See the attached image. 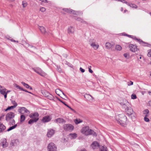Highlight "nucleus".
<instances>
[{
	"instance_id": "f257e3e1",
	"label": "nucleus",
	"mask_w": 151,
	"mask_h": 151,
	"mask_svg": "<svg viewBox=\"0 0 151 151\" xmlns=\"http://www.w3.org/2000/svg\"><path fill=\"white\" fill-rule=\"evenodd\" d=\"M81 133L86 135H92L93 136H96L97 134L93 131L90 129L88 126H86L82 128L81 130Z\"/></svg>"
},
{
	"instance_id": "f03ea898",
	"label": "nucleus",
	"mask_w": 151,
	"mask_h": 151,
	"mask_svg": "<svg viewBox=\"0 0 151 151\" xmlns=\"http://www.w3.org/2000/svg\"><path fill=\"white\" fill-rule=\"evenodd\" d=\"M119 118L118 120H117V123L122 126L125 127L126 125L127 117L124 114H120L119 116Z\"/></svg>"
},
{
	"instance_id": "7ed1b4c3",
	"label": "nucleus",
	"mask_w": 151,
	"mask_h": 151,
	"mask_svg": "<svg viewBox=\"0 0 151 151\" xmlns=\"http://www.w3.org/2000/svg\"><path fill=\"white\" fill-rule=\"evenodd\" d=\"M39 114L37 113H35L29 115V117L32 118V119H30L28 122V124H32L35 122H36L39 119L38 116Z\"/></svg>"
},
{
	"instance_id": "20e7f679",
	"label": "nucleus",
	"mask_w": 151,
	"mask_h": 151,
	"mask_svg": "<svg viewBox=\"0 0 151 151\" xmlns=\"http://www.w3.org/2000/svg\"><path fill=\"white\" fill-rule=\"evenodd\" d=\"M32 69L35 72L41 76H45L46 75V73L39 67L33 68Z\"/></svg>"
},
{
	"instance_id": "39448f33",
	"label": "nucleus",
	"mask_w": 151,
	"mask_h": 151,
	"mask_svg": "<svg viewBox=\"0 0 151 151\" xmlns=\"http://www.w3.org/2000/svg\"><path fill=\"white\" fill-rule=\"evenodd\" d=\"M18 112L22 114H24L26 113V115L27 116L30 114L29 111L26 108L24 107H20L18 110Z\"/></svg>"
},
{
	"instance_id": "423d86ee",
	"label": "nucleus",
	"mask_w": 151,
	"mask_h": 151,
	"mask_svg": "<svg viewBox=\"0 0 151 151\" xmlns=\"http://www.w3.org/2000/svg\"><path fill=\"white\" fill-rule=\"evenodd\" d=\"M47 150L48 151H56L57 147L54 143L50 142L48 145Z\"/></svg>"
},
{
	"instance_id": "0eeeda50",
	"label": "nucleus",
	"mask_w": 151,
	"mask_h": 151,
	"mask_svg": "<svg viewBox=\"0 0 151 151\" xmlns=\"http://www.w3.org/2000/svg\"><path fill=\"white\" fill-rule=\"evenodd\" d=\"M15 116L14 114L12 112H10L7 113L6 116V120L7 121L13 119Z\"/></svg>"
},
{
	"instance_id": "6e6552de",
	"label": "nucleus",
	"mask_w": 151,
	"mask_h": 151,
	"mask_svg": "<svg viewBox=\"0 0 151 151\" xmlns=\"http://www.w3.org/2000/svg\"><path fill=\"white\" fill-rule=\"evenodd\" d=\"M94 40V39H91L89 40V42L91 43V46L93 47L95 50H96L99 48V45L98 44H96Z\"/></svg>"
},
{
	"instance_id": "1a4fd4ad",
	"label": "nucleus",
	"mask_w": 151,
	"mask_h": 151,
	"mask_svg": "<svg viewBox=\"0 0 151 151\" xmlns=\"http://www.w3.org/2000/svg\"><path fill=\"white\" fill-rule=\"evenodd\" d=\"M42 93L45 96L47 97L50 99H52L54 98L52 94L46 91H42Z\"/></svg>"
},
{
	"instance_id": "9d476101",
	"label": "nucleus",
	"mask_w": 151,
	"mask_h": 151,
	"mask_svg": "<svg viewBox=\"0 0 151 151\" xmlns=\"http://www.w3.org/2000/svg\"><path fill=\"white\" fill-rule=\"evenodd\" d=\"M63 128L64 130L66 131L72 130L74 129V127L70 124H66L63 126Z\"/></svg>"
},
{
	"instance_id": "9b49d317",
	"label": "nucleus",
	"mask_w": 151,
	"mask_h": 151,
	"mask_svg": "<svg viewBox=\"0 0 151 151\" xmlns=\"http://www.w3.org/2000/svg\"><path fill=\"white\" fill-rule=\"evenodd\" d=\"M125 111L129 115H132L133 113H134L133 110L130 106L126 107L125 108Z\"/></svg>"
},
{
	"instance_id": "f8f14e48",
	"label": "nucleus",
	"mask_w": 151,
	"mask_h": 151,
	"mask_svg": "<svg viewBox=\"0 0 151 151\" xmlns=\"http://www.w3.org/2000/svg\"><path fill=\"white\" fill-rule=\"evenodd\" d=\"M120 104L124 107L126 108V107L130 106V104L128 101L126 99L123 100V101L120 103Z\"/></svg>"
},
{
	"instance_id": "ddd939ff",
	"label": "nucleus",
	"mask_w": 151,
	"mask_h": 151,
	"mask_svg": "<svg viewBox=\"0 0 151 151\" xmlns=\"http://www.w3.org/2000/svg\"><path fill=\"white\" fill-rule=\"evenodd\" d=\"M55 132V131L52 129H50L48 130L47 133V136L48 137H50L53 135Z\"/></svg>"
},
{
	"instance_id": "4468645a",
	"label": "nucleus",
	"mask_w": 151,
	"mask_h": 151,
	"mask_svg": "<svg viewBox=\"0 0 151 151\" xmlns=\"http://www.w3.org/2000/svg\"><path fill=\"white\" fill-rule=\"evenodd\" d=\"M63 10L68 13H72L74 14L77 15V12L71 9L64 8L63 9Z\"/></svg>"
},
{
	"instance_id": "2eb2a0df",
	"label": "nucleus",
	"mask_w": 151,
	"mask_h": 151,
	"mask_svg": "<svg viewBox=\"0 0 151 151\" xmlns=\"http://www.w3.org/2000/svg\"><path fill=\"white\" fill-rule=\"evenodd\" d=\"M129 47L130 50L132 52H135L137 50V47L134 45L130 44L129 45Z\"/></svg>"
},
{
	"instance_id": "dca6fc26",
	"label": "nucleus",
	"mask_w": 151,
	"mask_h": 151,
	"mask_svg": "<svg viewBox=\"0 0 151 151\" xmlns=\"http://www.w3.org/2000/svg\"><path fill=\"white\" fill-rule=\"evenodd\" d=\"M6 141V139L5 138H3L1 140V143L3 148H5L8 145V143Z\"/></svg>"
},
{
	"instance_id": "f3484780",
	"label": "nucleus",
	"mask_w": 151,
	"mask_h": 151,
	"mask_svg": "<svg viewBox=\"0 0 151 151\" xmlns=\"http://www.w3.org/2000/svg\"><path fill=\"white\" fill-rule=\"evenodd\" d=\"M51 119V118L49 116H46L44 117L42 121L44 122H47L50 121Z\"/></svg>"
},
{
	"instance_id": "a211bd4d",
	"label": "nucleus",
	"mask_w": 151,
	"mask_h": 151,
	"mask_svg": "<svg viewBox=\"0 0 151 151\" xmlns=\"http://www.w3.org/2000/svg\"><path fill=\"white\" fill-rule=\"evenodd\" d=\"M84 98L88 101L92 100L93 98L90 95L85 94L84 96Z\"/></svg>"
},
{
	"instance_id": "6ab92c4d",
	"label": "nucleus",
	"mask_w": 151,
	"mask_h": 151,
	"mask_svg": "<svg viewBox=\"0 0 151 151\" xmlns=\"http://www.w3.org/2000/svg\"><path fill=\"white\" fill-rule=\"evenodd\" d=\"M68 32L69 34H73L74 32V29L72 27H70L68 28Z\"/></svg>"
},
{
	"instance_id": "aec40b11",
	"label": "nucleus",
	"mask_w": 151,
	"mask_h": 151,
	"mask_svg": "<svg viewBox=\"0 0 151 151\" xmlns=\"http://www.w3.org/2000/svg\"><path fill=\"white\" fill-rule=\"evenodd\" d=\"M93 149H96L99 146V144L97 142H94L91 145Z\"/></svg>"
},
{
	"instance_id": "412c9836",
	"label": "nucleus",
	"mask_w": 151,
	"mask_h": 151,
	"mask_svg": "<svg viewBox=\"0 0 151 151\" xmlns=\"http://www.w3.org/2000/svg\"><path fill=\"white\" fill-rule=\"evenodd\" d=\"M19 141L18 139L13 140L11 142L10 145L12 146H15L18 144Z\"/></svg>"
},
{
	"instance_id": "4be33fe9",
	"label": "nucleus",
	"mask_w": 151,
	"mask_h": 151,
	"mask_svg": "<svg viewBox=\"0 0 151 151\" xmlns=\"http://www.w3.org/2000/svg\"><path fill=\"white\" fill-rule=\"evenodd\" d=\"M55 93L58 95H60V93H62L63 95H64L66 98H67V96L60 89H57L55 90Z\"/></svg>"
},
{
	"instance_id": "5701e85b",
	"label": "nucleus",
	"mask_w": 151,
	"mask_h": 151,
	"mask_svg": "<svg viewBox=\"0 0 151 151\" xmlns=\"http://www.w3.org/2000/svg\"><path fill=\"white\" fill-rule=\"evenodd\" d=\"M55 121L57 123H64L65 122V120L61 118H58L55 120Z\"/></svg>"
},
{
	"instance_id": "b1692460",
	"label": "nucleus",
	"mask_w": 151,
	"mask_h": 151,
	"mask_svg": "<svg viewBox=\"0 0 151 151\" xmlns=\"http://www.w3.org/2000/svg\"><path fill=\"white\" fill-rule=\"evenodd\" d=\"M113 46V45L109 42H106L105 44V47L108 49H110Z\"/></svg>"
},
{
	"instance_id": "393cba45",
	"label": "nucleus",
	"mask_w": 151,
	"mask_h": 151,
	"mask_svg": "<svg viewBox=\"0 0 151 151\" xmlns=\"http://www.w3.org/2000/svg\"><path fill=\"white\" fill-rule=\"evenodd\" d=\"M39 29L41 32L44 34L46 33V32L45 28L42 26H39Z\"/></svg>"
},
{
	"instance_id": "a878e982",
	"label": "nucleus",
	"mask_w": 151,
	"mask_h": 151,
	"mask_svg": "<svg viewBox=\"0 0 151 151\" xmlns=\"http://www.w3.org/2000/svg\"><path fill=\"white\" fill-rule=\"evenodd\" d=\"M22 84L25 86L27 88H29L30 89H32V87L29 86L28 84L22 82H21Z\"/></svg>"
},
{
	"instance_id": "bb28decb",
	"label": "nucleus",
	"mask_w": 151,
	"mask_h": 151,
	"mask_svg": "<svg viewBox=\"0 0 151 151\" xmlns=\"http://www.w3.org/2000/svg\"><path fill=\"white\" fill-rule=\"evenodd\" d=\"M5 126L3 124L0 123V132H1L5 130Z\"/></svg>"
},
{
	"instance_id": "cd10ccee",
	"label": "nucleus",
	"mask_w": 151,
	"mask_h": 151,
	"mask_svg": "<svg viewBox=\"0 0 151 151\" xmlns=\"http://www.w3.org/2000/svg\"><path fill=\"white\" fill-rule=\"evenodd\" d=\"M74 122L76 124H77L82 122L83 121L79 119H76L74 120Z\"/></svg>"
},
{
	"instance_id": "c85d7f7f",
	"label": "nucleus",
	"mask_w": 151,
	"mask_h": 151,
	"mask_svg": "<svg viewBox=\"0 0 151 151\" xmlns=\"http://www.w3.org/2000/svg\"><path fill=\"white\" fill-rule=\"evenodd\" d=\"M127 4L130 7H132L133 8L136 9L137 8V6L134 4H132V3H128Z\"/></svg>"
},
{
	"instance_id": "c756f323",
	"label": "nucleus",
	"mask_w": 151,
	"mask_h": 151,
	"mask_svg": "<svg viewBox=\"0 0 151 151\" xmlns=\"http://www.w3.org/2000/svg\"><path fill=\"white\" fill-rule=\"evenodd\" d=\"M26 116L24 114H22L20 116V122H23L25 119Z\"/></svg>"
},
{
	"instance_id": "7c9ffc66",
	"label": "nucleus",
	"mask_w": 151,
	"mask_h": 151,
	"mask_svg": "<svg viewBox=\"0 0 151 151\" xmlns=\"http://www.w3.org/2000/svg\"><path fill=\"white\" fill-rule=\"evenodd\" d=\"M115 49L118 51H121L122 49V47L119 45H117L115 46Z\"/></svg>"
},
{
	"instance_id": "2f4dec72",
	"label": "nucleus",
	"mask_w": 151,
	"mask_h": 151,
	"mask_svg": "<svg viewBox=\"0 0 151 151\" xmlns=\"http://www.w3.org/2000/svg\"><path fill=\"white\" fill-rule=\"evenodd\" d=\"M100 151H107V148L105 146H102L100 147Z\"/></svg>"
},
{
	"instance_id": "473e14b6",
	"label": "nucleus",
	"mask_w": 151,
	"mask_h": 151,
	"mask_svg": "<svg viewBox=\"0 0 151 151\" xmlns=\"http://www.w3.org/2000/svg\"><path fill=\"white\" fill-rule=\"evenodd\" d=\"M6 89L5 88H4L2 89H0V93L2 95H4L6 93Z\"/></svg>"
},
{
	"instance_id": "72a5a7b5",
	"label": "nucleus",
	"mask_w": 151,
	"mask_h": 151,
	"mask_svg": "<svg viewBox=\"0 0 151 151\" xmlns=\"http://www.w3.org/2000/svg\"><path fill=\"white\" fill-rule=\"evenodd\" d=\"M17 126V124H15L14 126L10 127L7 130V131H9L14 128H15Z\"/></svg>"
},
{
	"instance_id": "f704fd0d",
	"label": "nucleus",
	"mask_w": 151,
	"mask_h": 151,
	"mask_svg": "<svg viewBox=\"0 0 151 151\" xmlns=\"http://www.w3.org/2000/svg\"><path fill=\"white\" fill-rule=\"evenodd\" d=\"M9 122V124L10 125H13L15 123V121L13 119L10 120Z\"/></svg>"
},
{
	"instance_id": "c9c22d12",
	"label": "nucleus",
	"mask_w": 151,
	"mask_h": 151,
	"mask_svg": "<svg viewBox=\"0 0 151 151\" xmlns=\"http://www.w3.org/2000/svg\"><path fill=\"white\" fill-rule=\"evenodd\" d=\"M131 117L132 120H134L136 119L135 115L134 113H133L132 115H130Z\"/></svg>"
},
{
	"instance_id": "e433bc0d",
	"label": "nucleus",
	"mask_w": 151,
	"mask_h": 151,
	"mask_svg": "<svg viewBox=\"0 0 151 151\" xmlns=\"http://www.w3.org/2000/svg\"><path fill=\"white\" fill-rule=\"evenodd\" d=\"M15 108V106H9V107H8L5 110V111H7L8 110H10V109H13L14 108Z\"/></svg>"
},
{
	"instance_id": "4c0bfd02",
	"label": "nucleus",
	"mask_w": 151,
	"mask_h": 151,
	"mask_svg": "<svg viewBox=\"0 0 151 151\" xmlns=\"http://www.w3.org/2000/svg\"><path fill=\"white\" fill-rule=\"evenodd\" d=\"M70 135L73 138H75L77 137V134L76 133L70 134Z\"/></svg>"
},
{
	"instance_id": "58836bf2",
	"label": "nucleus",
	"mask_w": 151,
	"mask_h": 151,
	"mask_svg": "<svg viewBox=\"0 0 151 151\" xmlns=\"http://www.w3.org/2000/svg\"><path fill=\"white\" fill-rule=\"evenodd\" d=\"M136 40L139 42L140 44H141V45H143V44L144 43H145L147 44V43H145L142 40H140V39H136Z\"/></svg>"
},
{
	"instance_id": "ea45409f",
	"label": "nucleus",
	"mask_w": 151,
	"mask_h": 151,
	"mask_svg": "<svg viewBox=\"0 0 151 151\" xmlns=\"http://www.w3.org/2000/svg\"><path fill=\"white\" fill-rule=\"evenodd\" d=\"M124 56L125 58L127 59H128L129 57V55L127 53H124Z\"/></svg>"
},
{
	"instance_id": "a19ab883",
	"label": "nucleus",
	"mask_w": 151,
	"mask_h": 151,
	"mask_svg": "<svg viewBox=\"0 0 151 151\" xmlns=\"http://www.w3.org/2000/svg\"><path fill=\"white\" fill-rule=\"evenodd\" d=\"M14 86H15V87L17 88L18 89H19L21 90L22 88L20 86H19V85H17V84H14Z\"/></svg>"
},
{
	"instance_id": "79ce46f5",
	"label": "nucleus",
	"mask_w": 151,
	"mask_h": 151,
	"mask_svg": "<svg viewBox=\"0 0 151 151\" xmlns=\"http://www.w3.org/2000/svg\"><path fill=\"white\" fill-rule=\"evenodd\" d=\"M131 98L132 99H135L137 98V96L135 94H132L131 95Z\"/></svg>"
},
{
	"instance_id": "37998d69",
	"label": "nucleus",
	"mask_w": 151,
	"mask_h": 151,
	"mask_svg": "<svg viewBox=\"0 0 151 151\" xmlns=\"http://www.w3.org/2000/svg\"><path fill=\"white\" fill-rule=\"evenodd\" d=\"M12 104L14 105V106H14L15 107H16L17 106V104L15 101H12Z\"/></svg>"
},
{
	"instance_id": "c03bdc74",
	"label": "nucleus",
	"mask_w": 151,
	"mask_h": 151,
	"mask_svg": "<svg viewBox=\"0 0 151 151\" xmlns=\"http://www.w3.org/2000/svg\"><path fill=\"white\" fill-rule=\"evenodd\" d=\"M22 4L23 5V6L24 8L25 7L27 6V2H25L24 1H23L22 3Z\"/></svg>"
},
{
	"instance_id": "a18cd8bd",
	"label": "nucleus",
	"mask_w": 151,
	"mask_h": 151,
	"mask_svg": "<svg viewBox=\"0 0 151 151\" xmlns=\"http://www.w3.org/2000/svg\"><path fill=\"white\" fill-rule=\"evenodd\" d=\"M57 70L60 73L62 72L61 69L60 68L59 66H57Z\"/></svg>"
},
{
	"instance_id": "49530a36",
	"label": "nucleus",
	"mask_w": 151,
	"mask_h": 151,
	"mask_svg": "<svg viewBox=\"0 0 151 151\" xmlns=\"http://www.w3.org/2000/svg\"><path fill=\"white\" fill-rule=\"evenodd\" d=\"M45 8L43 7L41 8L40 9V11H41L42 12H45Z\"/></svg>"
},
{
	"instance_id": "de8ad7c7",
	"label": "nucleus",
	"mask_w": 151,
	"mask_h": 151,
	"mask_svg": "<svg viewBox=\"0 0 151 151\" xmlns=\"http://www.w3.org/2000/svg\"><path fill=\"white\" fill-rule=\"evenodd\" d=\"M144 120L146 122H148L150 121L149 119L147 117L145 116L144 118Z\"/></svg>"
},
{
	"instance_id": "09e8293b",
	"label": "nucleus",
	"mask_w": 151,
	"mask_h": 151,
	"mask_svg": "<svg viewBox=\"0 0 151 151\" xmlns=\"http://www.w3.org/2000/svg\"><path fill=\"white\" fill-rule=\"evenodd\" d=\"M147 55L148 57H151V50H148Z\"/></svg>"
},
{
	"instance_id": "8fccbe9b",
	"label": "nucleus",
	"mask_w": 151,
	"mask_h": 151,
	"mask_svg": "<svg viewBox=\"0 0 151 151\" xmlns=\"http://www.w3.org/2000/svg\"><path fill=\"white\" fill-rule=\"evenodd\" d=\"M127 84L129 86L132 85L133 84V82L131 81H130L129 82L127 83Z\"/></svg>"
},
{
	"instance_id": "3c124183",
	"label": "nucleus",
	"mask_w": 151,
	"mask_h": 151,
	"mask_svg": "<svg viewBox=\"0 0 151 151\" xmlns=\"http://www.w3.org/2000/svg\"><path fill=\"white\" fill-rule=\"evenodd\" d=\"M119 1L122 2L123 3H126L127 4H128L127 2L125 0H120Z\"/></svg>"
},
{
	"instance_id": "603ef678",
	"label": "nucleus",
	"mask_w": 151,
	"mask_h": 151,
	"mask_svg": "<svg viewBox=\"0 0 151 151\" xmlns=\"http://www.w3.org/2000/svg\"><path fill=\"white\" fill-rule=\"evenodd\" d=\"M80 70L82 73H83L85 72V70L81 67L80 68Z\"/></svg>"
},
{
	"instance_id": "864d4df0",
	"label": "nucleus",
	"mask_w": 151,
	"mask_h": 151,
	"mask_svg": "<svg viewBox=\"0 0 151 151\" xmlns=\"http://www.w3.org/2000/svg\"><path fill=\"white\" fill-rule=\"evenodd\" d=\"M40 1H41L42 2L47 3L48 1L47 0H39Z\"/></svg>"
},
{
	"instance_id": "5fc2aeb1",
	"label": "nucleus",
	"mask_w": 151,
	"mask_h": 151,
	"mask_svg": "<svg viewBox=\"0 0 151 151\" xmlns=\"http://www.w3.org/2000/svg\"><path fill=\"white\" fill-rule=\"evenodd\" d=\"M81 22L85 24H87V23L86 22L82 20V21H81Z\"/></svg>"
},
{
	"instance_id": "6e6d98bb",
	"label": "nucleus",
	"mask_w": 151,
	"mask_h": 151,
	"mask_svg": "<svg viewBox=\"0 0 151 151\" xmlns=\"http://www.w3.org/2000/svg\"><path fill=\"white\" fill-rule=\"evenodd\" d=\"M76 19L79 21H80L81 22V21H82V20L80 18H77V19Z\"/></svg>"
},
{
	"instance_id": "4d7b16f0",
	"label": "nucleus",
	"mask_w": 151,
	"mask_h": 151,
	"mask_svg": "<svg viewBox=\"0 0 151 151\" xmlns=\"http://www.w3.org/2000/svg\"><path fill=\"white\" fill-rule=\"evenodd\" d=\"M88 70H89V72L91 73H93V71L91 69H88Z\"/></svg>"
},
{
	"instance_id": "13d9d810",
	"label": "nucleus",
	"mask_w": 151,
	"mask_h": 151,
	"mask_svg": "<svg viewBox=\"0 0 151 151\" xmlns=\"http://www.w3.org/2000/svg\"><path fill=\"white\" fill-rule=\"evenodd\" d=\"M145 111L147 114H148L149 112V111L148 109L145 110Z\"/></svg>"
},
{
	"instance_id": "bf43d9fd",
	"label": "nucleus",
	"mask_w": 151,
	"mask_h": 151,
	"mask_svg": "<svg viewBox=\"0 0 151 151\" xmlns=\"http://www.w3.org/2000/svg\"><path fill=\"white\" fill-rule=\"evenodd\" d=\"M3 95H4V98L5 99H6V98H7V94L6 93L5 94H4Z\"/></svg>"
},
{
	"instance_id": "052dcab7",
	"label": "nucleus",
	"mask_w": 151,
	"mask_h": 151,
	"mask_svg": "<svg viewBox=\"0 0 151 151\" xmlns=\"http://www.w3.org/2000/svg\"><path fill=\"white\" fill-rule=\"evenodd\" d=\"M63 56L65 58H66L67 57V55L66 54H63Z\"/></svg>"
},
{
	"instance_id": "680f3d73",
	"label": "nucleus",
	"mask_w": 151,
	"mask_h": 151,
	"mask_svg": "<svg viewBox=\"0 0 151 151\" xmlns=\"http://www.w3.org/2000/svg\"><path fill=\"white\" fill-rule=\"evenodd\" d=\"M22 90L23 91H24L25 92H28V91L27 90H24V89H23V88H22Z\"/></svg>"
},
{
	"instance_id": "e2e57ef3",
	"label": "nucleus",
	"mask_w": 151,
	"mask_h": 151,
	"mask_svg": "<svg viewBox=\"0 0 151 151\" xmlns=\"http://www.w3.org/2000/svg\"><path fill=\"white\" fill-rule=\"evenodd\" d=\"M72 111H73L74 113H76V111L74 110L72 108H71L70 109Z\"/></svg>"
},
{
	"instance_id": "0e129e2a",
	"label": "nucleus",
	"mask_w": 151,
	"mask_h": 151,
	"mask_svg": "<svg viewBox=\"0 0 151 151\" xmlns=\"http://www.w3.org/2000/svg\"><path fill=\"white\" fill-rule=\"evenodd\" d=\"M10 92V90H6V93L7 94Z\"/></svg>"
},
{
	"instance_id": "69168bd1",
	"label": "nucleus",
	"mask_w": 151,
	"mask_h": 151,
	"mask_svg": "<svg viewBox=\"0 0 151 151\" xmlns=\"http://www.w3.org/2000/svg\"><path fill=\"white\" fill-rule=\"evenodd\" d=\"M11 40V41H13V42H17V43L18 42V41H15V40Z\"/></svg>"
},
{
	"instance_id": "338daca9",
	"label": "nucleus",
	"mask_w": 151,
	"mask_h": 151,
	"mask_svg": "<svg viewBox=\"0 0 151 151\" xmlns=\"http://www.w3.org/2000/svg\"><path fill=\"white\" fill-rule=\"evenodd\" d=\"M65 106H67V107H68V108H69L70 109L71 108L70 107L68 106L67 104H65Z\"/></svg>"
},
{
	"instance_id": "774afa93",
	"label": "nucleus",
	"mask_w": 151,
	"mask_h": 151,
	"mask_svg": "<svg viewBox=\"0 0 151 151\" xmlns=\"http://www.w3.org/2000/svg\"><path fill=\"white\" fill-rule=\"evenodd\" d=\"M148 104H149V106H151V101H150L148 103Z\"/></svg>"
}]
</instances>
